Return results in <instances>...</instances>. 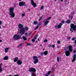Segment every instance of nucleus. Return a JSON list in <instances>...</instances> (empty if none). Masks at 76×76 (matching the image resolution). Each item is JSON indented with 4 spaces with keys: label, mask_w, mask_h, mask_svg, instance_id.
<instances>
[{
    "label": "nucleus",
    "mask_w": 76,
    "mask_h": 76,
    "mask_svg": "<svg viewBox=\"0 0 76 76\" xmlns=\"http://www.w3.org/2000/svg\"><path fill=\"white\" fill-rule=\"evenodd\" d=\"M48 41V40L47 39H45V40H44V42H47Z\"/></svg>",
    "instance_id": "28"
},
{
    "label": "nucleus",
    "mask_w": 76,
    "mask_h": 76,
    "mask_svg": "<svg viewBox=\"0 0 76 76\" xmlns=\"http://www.w3.org/2000/svg\"><path fill=\"white\" fill-rule=\"evenodd\" d=\"M70 31H72V32H73V31L72 30V28H70Z\"/></svg>",
    "instance_id": "40"
},
{
    "label": "nucleus",
    "mask_w": 76,
    "mask_h": 76,
    "mask_svg": "<svg viewBox=\"0 0 76 76\" xmlns=\"http://www.w3.org/2000/svg\"><path fill=\"white\" fill-rule=\"evenodd\" d=\"M61 23H62L63 24V23H64V20H62V21L61 22Z\"/></svg>",
    "instance_id": "38"
},
{
    "label": "nucleus",
    "mask_w": 76,
    "mask_h": 76,
    "mask_svg": "<svg viewBox=\"0 0 76 76\" xmlns=\"http://www.w3.org/2000/svg\"><path fill=\"white\" fill-rule=\"evenodd\" d=\"M32 42H35V39H32Z\"/></svg>",
    "instance_id": "41"
},
{
    "label": "nucleus",
    "mask_w": 76,
    "mask_h": 76,
    "mask_svg": "<svg viewBox=\"0 0 76 76\" xmlns=\"http://www.w3.org/2000/svg\"><path fill=\"white\" fill-rule=\"evenodd\" d=\"M66 54V56H70V51L69 50H67L65 52Z\"/></svg>",
    "instance_id": "11"
},
{
    "label": "nucleus",
    "mask_w": 76,
    "mask_h": 76,
    "mask_svg": "<svg viewBox=\"0 0 76 76\" xmlns=\"http://www.w3.org/2000/svg\"><path fill=\"white\" fill-rule=\"evenodd\" d=\"M35 42H38V41H36Z\"/></svg>",
    "instance_id": "62"
},
{
    "label": "nucleus",
    "mask_w": 76,
    "mask_h": 76,
    "mask_svg": "<svg viewBox=\"0 0 76 76\" xmlns=\"http://www.w3.org/2000/svg\"><path fill=\"white\" fill-rule=\"evenodd\" d=\"M74 59H76V55L75 54H74V57H73Z\"/></svg>",
    "instance_id": "25"
},
{
    "label": "nucleus",
    "mask_w": 76,
    "mask_h": 76,
    "mask_svg": "<svg viewBox=\"0 0 76 76\" xmlns=\"http://www.w3.org/2000/svg\"><path fill=\"white\" fill-rule=\"evenodd\" d=\"M76 50V49H75ZM73 52L74 53H76V50H74L73 51Z\"/></svg>",
    "instance_id": "45"
},
{
    "label": "nucleus",
    "mask_w": 76,
    "mask_h": 76,
    "mask_svg": "<svg viewBox=\"0 0 76 76\" xmlns=\"http://www.w3.org/2000/svg\"><path fill=\"white\" fill-rule=\"evenodd\" d=\"M40 54H41V56H43V55H44V53H43V52H41L40 53Z\"/></svg>",
    "instance_id": "29"
},
{
    "label": "nucleus",
    "mask_w": 76,
    "mask_h": 76,
    "mask_svg": "<svg viewBox=\"0 0 76 76\" xmlns=\"http://www.w3.org/2000/svg\"><path fill=\"white\" fill-rule=\"evenodd\" d=\"M44 20V26H45L48 24V23H49V20Z\"/></svg>",
    "instance_id": "8"
},
{
    "label": "nucleus",
    "mask_w": 76,
    "mask_h": 76,
    "mask_svg": "<svg viewBox=\"0 0 76 76\" xmlns=\"http://www.w3.org/2000/svg\"><path fill=\"white\" fill-rule=\"evenodd\" d=\"M39 27V26H37L36 28L35 29V30H36V29H38V27Z\"/></svg>",
    "instance_id": "34"
},
{
    "label": "nucleus",
    "mask_w": 76,
    "mask_h": 76,
    "mask_svg": "<svg viewBox=\"0 0 76 76\" xmlns=\"http://www.w3.org/2000/svg\"><path fill=\"white\" fill-rule=\"evenodd\" d=\"M65 22L66 23H70L71 22L70 21V20H68L65 21Z\"/></svg>",
    "instance_id": "18"
},
{
    "label": "nucleus",
    "mask_w": 76,
    "mask_h": 76,
    "mask_svg": "<svg viewBox=\"0 0 76 76\" xmlns=\"http://www.w3.org/2000/svg\"><path fill=\"white\" fill-rule=\"evenodd\" d=\"M44 54L45 56H47L48 54V51H46L44 52Z\"/></svg>",
    "instance_id": "20"
},
{
    "label": "nucleus",
    "mask_w": 76,
    "mask_h": 76,
    "mask_svg": "<svg viewBox=\"0 0 76 76\" xmlns=\"http://www.w3.org/2000/svg\"><path fill=\"white\" fill-rule=\"evenodd\" d=\"M75 60H76V59H74V58H73V59L72 61V62L73 63V62H74V61H75Z\"/></svg>",
    "instance_id": "36"
},
{
    "label": "nucleus",
    "mask_w": 76,
    "mask_h": 76,
    "mask_svg": "<svg viewBox=\"0 0 76 76\" xmlns=\"http://www.w3.org/2000/svg\"><path fill=\"white\" fill-rule=\"evenodd\" d=\"M57 61L58 62H59V58L58 57H57Z\"/></svg>",
    "instance_id": "30"
},
{
    "label": "nucleus",
    "mask_w": 76,
    "mask_h": 76,
    "mask_svg": "<svg viewBox=\"0 0 76 76\" xmlns=\"http://www.w3.org/2000/svg\"><path fill=\"white\" fill-rule=\"evenodd\" d=\"M25 29L26 31H27V30H28V28L27 27H26L25 28Z\"/></svg>",
    "instance_id": "33"
},
{
    "label": "nucleus",
    "mask_w": 76,
    "mask_h": 76,
    "mask_svg": "<svg viewBox=\"0 0 76 76\" xmlns=\"http://www.w3.org/2000/svg\"><path fill=\"white\" fill-rule=\"evenodd\" d=\"M75 38H73L72 39V40H73V41L74 40H75Z\"/></svg>",
    "instance_id": "51"
},
{
    "label": "nucleus",
    "mask_w": 76,
    "mask_h": 76,
    "mask_svg": "<svg viewBox=\"0 0 76 76\" xmlns=\"http://www.w3.org/2000/svg\"><path fill=\"white\" fill-rule=\"evenodd\" d=\"M2 65V64H0V72H3V69H2V67L1 66Z\"/></svg>",
    "instance_id": "14"
},
{
    "label": "nucleus",
    "mask_w": 76,
    "mask_h": 76,
    "mask_svg": "<svg viewBox=\"0 0 76 76\" xmlns=\"http://www.w3.org/2000/svg\"><path fill=\"white\" fill-rule=\"evenodd\" d=\"M70 39V37H69V38H68V39Z\"/></svg>",
    "instance_id": "60"
},
{
    "label": "nucleus",
    "mask_w": 76,
    "mask_h": 76,
    "mask_svg": "<svg viewBox=\"0 0 76 76\" xmlns=\"http://www.w3.org/2000/svg\"><path fill=\"white\" fill-rule=\"evenodd\" d=\"M50 76H54V75L52 74Z\"/></svg>",
    "instance_id": "58"
},
{
    "label": "nucleus",
    "mask_w": 76,
    "mask_h": 76,
    "mask_svg": "<svg viewBox=\"0 0 76 76\" xmlns=\"http://www.w3.org/2000/svg\"><path fill=\"white\" fill-rule=\"evenodd\" d=\"M37 37L36 36L34 37V39H37Z\"/></svg>",
    "instance_id": "43"
},
{
    "label": "nucleus",
    "mask_w": 76,
    "mask_h": 76,
    "mask_svg": "<svg viewBox=\"0 0 76 76\" xmlns=\"http://www.w3.org/2000/svg\"><path fill=\"white\" fill-rule=\"evenodd\" d=\"M18 57H16L14 58V62H16L17 61H18Z\"/></svg>",
    "instance_id": "16"
},
{
    "label": "nucleus",
    "mask_w": 76,
    "mask_h": 76,
    "mask_svg": "<svg viewBox=\"0 0 76 76\" xmlns=\"http://www.w3.org/2000/svg\"><path fill=\"white\" fill-rule=\"evenodd\" d=\"M33 60H34V64H37L38 63V57L37 56H34L33 57Z\"/></svg>",
    "instance_id": "5"
},
{
    "label": "nucleus",
    "mask_w": 76,
    "mask_h": 76,
    "mask_svg": "<svg viewBox=\"0 0 76 76\" xmlns=\"http://www.w3.org/2000/svg\"><path fill=\"white\" fill-rule=\"evenodd\" d=\"M17 64L18 65H20V64H22V61L20 60H18L17 61Z\"/></svg>",
    "instance_id": "12"
},
{
    "label": "nucleus",
    "mask_w": 76,
    "mask_h": 76,
    "mask_svg": "<svg viewBox=\"0 0 76 76\" xmlns=\"http://www.w3.org/2000/svg\"><path fill=\"white\" fill-rule=\"evenodd\" d=\"M46 76H48V74H46Z\"/></svg>",
    "instance_id": "59"
},
{
    "label": "nucleus",
    "mask_w": 76,
    "mask_h": 76,
    "mask_svg": "<svg viewBox=\"0 0 76 76\" xmlns=\"http://www.w3.org/2000/svg\"><path fill=\"white\" fill-rule=\"evenodd\" d=\"M23 26V25L21 24H19L18 25V27L19 29H21V28H22Z\"/></svg>",
    "instance_id": "13"
},
{
    "label": "nucleus",
    "mask_w": 76,
    "mask_h": 76,
    "mask_svg": "<svg viewBox=\"0 0 76 76\" xmlns=\"http://www.w3.org/2000/svg\"><path fill=\"white\" fill-rule=\"evenodd\" d=\"M55 0V1H57V0ZM64 0H61V1H63Z\"/></svg>",
    "instance_id": "50"
},
{
    "label": "nucleus",
    "mask_w": 76,
    "mask_h": 76,
    "mask_svg": "<svg viewBox=\"0 0 76 76\" xmlns=\"http://www.w3.org/2000/svg\"><path fill=\"white\" fill-rule=\"evenodd\" d=\"M51 47H52V48H55V45H52Z\"/></svg>",
    "instance_id": "31"
},
{
    "label": "nucleus",
    "mask_w": 76,
    "mask_h": 76,
    "mask_svg": "<svg viewBox=\"0 0 76 76\" xmlns=\"http://www.w3.org/2000/svg\"><path fill=\"white\" fill-rule=\"evenodd\" d=\"M51 46H52L51 45H48V47H51Z\"/></svg>",
    "instance_id": "49"
},
{
    "label": "nucleus",
    "mask_w": 76,
    "mask_h": 76,
    "mask_svg": "<svg viewBox=\"0 0 76 76\" xmlns=\"http://www.w3.org/2000/svg\"><path fill=\"white\" fill-rule=\"evenodd\" d=\"M38 35H36L35 37H38Z\"/></svg>",
    "instance_id": "61"
},
{
    "label": "nucleus",
    "mask_w": 76,
    "mask_h": 76,
    "mask_svg": "<svg viewBox=\"0 0 76 76\" xmlns=\"http://www.w3.org/2000/svg\"><path fill=\"white\" fill-rule=\"evenodd\" d=\"M42 16H41L40 18L39 19V21H40V20H41V19H42Z\"/></svg>",
    "instance_id": "32"
},
{
    "label": "nucleus",
    "mask_w": 76,
    "mask_h": 76,
    "mask_svg": "<svg viewBox=\"0 0 76 76\" xmlns=\"http://www.w3.org/2000/svg\"><path fill=\"white\" fill-rule=\"evenodd\" d=\"M51 71H50L49 72L47 73V75H50V74H51Z\"/></svg>",
    "instance_id": "24"
},
{
    "label": "nucleus",
    "mask_w": 76,
    "mask_h": 76,
    "mask_svg": "<svg viewBox=\"0 0 76 76\" xmlns=\"http://www.w3.org/2000/svg\"><path fill=\"white\" fill-rule=\"evenodd\" d=\"M51 17H49L45 19V20H50L51 19Z\"/></svg>",
    "instance_id": "23"
},
{
    "label": "nucleus",
    "mask_w": 76,
    "mask_h": 76,
    "mask_svg": "<svg viewBox=\"0 0 76 76\" xmlns=\"http://www.w3.org/2000/svg\"><path fill=\"white\" fill-rule=\"evenodd\" d=\"M52 70L53 72H54V71H55V70L54 69V68H52Z\"/></svg>",
    "instance_id": "35"
},
{
    "label": "nucleus",
    "mask_w": 76,
    "mask_h": 76,
    "mask_svg": "<svg viewBox=\"0 0 76 76\" xmlns=\"http://www.w3.org/2000/svg\"><path fill=\"white\" fill-rule=\"evenodd\" d=\"M20 33L21 35L24 34V33H25V30L24 28H21L20 31Z\"/></svg>",
    "instance_id": "7"
},
{
    "label": "nucleus",
    "mask_w": 76,
    "mask_h": 76,
    "mask_svg": "<svg viewBox=\"0 0 76 76\" xmlns=\"http://www.w3.org/2000/svg\"><path fill=\"white\" fill-rule=\"evenodd\" d=\"M26 37H27L26 36L25 37L24 36H23V38L24 41H26V40H27V39L26 38Z\"/></svg>",
    "instance_id": "17"
},
{
    "label": "nucleus",
    "mask_w": 76,
    "mask_h": 76,
    "mask_svg": "<svg viewBox=\"0 0 76 76\" xmlns=\"http://www.w3.org/2000/svg\"><path fill=\"white\" fill-rule=\"evenodd\" d=\"M57 42V43L58 44H60V41H59V40H58Z\"/></svg>",
    "instance_id": "39"
},
{
    "label": "nucleus",
    "mask_w": 76,
    "mask_h": 76,
    "mask_svg": "<svg viewBox=\"0 0 76 76\" xmlns=\"http://www.w3.org/2000/svg\"><path fill=\"white\" fill-rule=\"evenodd\" d=\"M41 25V22H40V23H39L38 24V25L39 26H40V25Z\"/></svg>",
    "instance_id": "37"
},
{
    "label": "nucleus",
    "mask_w": 76,
    "mask_h": 76,
    "mask_svg": "<svg viewBox=\"0 0 76 76\" xmlns=\"http://www.w3.org/2000/svg\"><path fill=\"white\" fill-rule=\"evenodd\" d=\"M59 25L61 26V25H63V24L62 23H60Z\"/></svg>",
    "instance_id": "44"
},
{
    "label": "nucleus",
    "mask_w": 76,
    "mask_h": 76,
    "mask_svg": "<svg viewBox=\"0 0 76 76\" xmlns=\"http://www.w3.org/2000/svg\"><path fill=\"white\" fill-rule=\"evenodd\" d=\"M44 9V6H42L40 8V10H42Z\"/></svg>",
    "instance_id": "27"
},
{
    "label": "nucleus",
    "mask_w": 76,
    "mask_h": 76,
    "mask_svg": "<svg viewBox=\"0 0 76 76\" xmlns=\"http://www.w3.org/2000/svg\"><path fill=\"white\" fill-rule=\"evenodd\" d=\"M19 5L20 6H25V2H20L19 3Z\"/></svg>",
    "instance_id": "9"
},
{
    "label": "nucleus",
    "mask_w": 76,
    "mask_h": 76,
    "mask_svg": "<svg viewBox=\"0 0 76 76\" xmlns=\"http://www.w3.org/2000/svg\"><path fill=\"white\" fill-rule=\"evenodd\" d=\"M2 42V40H0V43L1 42Z\"/></svg>",
    "instance_id": "57"
},
{
    "label": "nucleus",
    "mask_w": 76,
    "mask_h": 76,
    "mask_svg": "<svg viewBox=\"0 0 76 76\" xmlns=\"http://www.w3.org/2000/svg\"><path fill=\"white\" fill-rule=\"evenodd\" d=\"M2 24V22L1 21H0V25H1Z\"/></svg>",
    "instance_id": "42"
},
{
    "label": "nucleus",
    "mask_w": 76,
    "mask_h": 76,
    "mask_svg": "<svg viewBox=\"0 0 76 76\" xmlns=\"http://www.w3.org/2000/svg\"><path fill=\"white\" fill-rule=\"evenodd\" d=\"M61 26L59 25L58 26V28H61Z\"/></svg>",
    "instance_id": "26"
},
{
    "label": "nucleus",
    "mask_w": 76,
    "mask_h": 76,
    "mask_svg": "<svg viewBox=\"0 0 76 76\" xmlns=\"http://www.w3.org/2000/svg\"><path fill=\"white\" fill-rule=\"evenodd\" d=\"M30 72H31V76H36L35 72H36V69L34 68H31L29 70Z\"/></svg>",
    "instance_id": "1"
},
{
    "label": "nucleus",
    "mask_w": 76,
    "mask_h": 76,
    "mask_svg": "<svg viewBox=\"0 0 76 76\" xmlns=\"http://www.w3.org/2000/svg\"><path fill=\"white\" fill-rule=\"evenodd\" d=\"M38 41H39V39H38Z\"/></svg>",
    "instance_id": "64"
},
{
    "label": "nucleus",
    "mask_w": 76,
    "mask_h": 76,
    "mask_svg": "<svg viewBox=\"0 0 76 76\" xmlns=\"http://www.w3.org/2000/svg\"><path fill=\"white\" fill-rule=\"evenodd\" d=\"M25 16V14L23 13L22 14V16Z\"/></svg>",
    "instance_id": "46"
},
{
    "label": "nucleus",
    "mask_w": 76,
    "mask_h": 76,
    "mask_svg": "<svg viewBox=\"0 0 76 76\" xmlns=\"http://www.w3.org/2000/svg\"><path fill=\"white\" fill-rule=\"evenodd\" d=\"M10 13L9 15L11 16L12 18L15 17V13L13 12L14 11V8L13 7L10 8L9 9Z\"/></svg>",
    "instance_id": "2"
},
{
    "label": "nucleus",
    "mask_w": 76,
    "mask_h": 76,
    "mask_svg": "<svg viewBox=\"0 0 76 76\" xmlns=\"http://www.w3.org/2000/svg\"><path fill=\"white\" fill-rule=\"evenodd\" d=\"M68 48H69V51L70 52H72L73 51V49H72V46L71 45L69 46L68 47H66V48H64V50L65 51H66Z\"/></svg>",
    "instance_id": "4"
},
{
    "label": "nucleus",
    "mask_w": 76,
    "mask_h": 76,
    "mask_svg": "<svg viewBox=\"0 0 76 76\" xmlns=\"http://www.w3.org/2000/svg\"><path fill=\"white\" fill-rule=\"evenodd\" d=\"M21 38V37L19 36V35H17V34L14 35L13 37V38L15 41L18 40Z\"/></svg>",
    "instance_id": "3"
},
{
    "label": "nucleus",
    "mask_w": 76,
    "mask_h": 76,
    "mask_svg": "<svg viewBox=\"0 0 76 76\" xmlns=\"http://www.w3.org/2000/svg\"><path fill=\"white\" fill-rule=\"evenodd\" d=\"M31 4L32 5V6H34V7H36L37 6V4L35 2H34V1L31 0Z\"/></svg>",
    "instance_id": "10"
},
{
    "label": "nucleus",
    "mask_w": 76,
    "mask_h": 76,
    "mask_svg": "<svg viewBox=\"0 0 76 76\" xmlns=\"http://www.w3.org/2000/svg\"><path fill=\"white\" fill-rule=\"evenodd\" d=\"M14 76H19L18 75H14Z\"/></svg>",
    "instance_id": "53"
},
{
    "label": "nucleus",
    "mask_w": 76,
    "mask_h": 76,
    "mask_svg": "<svg viewBox=\"0 0 76 76\" xmlns=\"http://www.w3.org/2000/svg\"><path fill=\"white\" fill-rule=\"evenodd\" d=\"M75 45H76V40H75Z\"/></svg>",
    "instance_id": "54"
},
{
    "label": "nucleus",
    "mask_w": 76,
    "mask_h": 76,
    "mask_svg": "<svg viewBox=\"0 0 76 76\" xmlns=\"http://www.w3.org/2000/svg\"><path fill=\"white\" fill-rule=\"evenodd\" d=\"M40 47H42V45H41V44L40 45Z\"/></svg>",
    "instance_id": "63"
},
{
    "label": "nucleus",
    "mask_w": 76,
    "mask_h": 76,
    "mask_svg": "<svg viewBox=\"0 0 76 76\" xmlns=\"http://www.w3.org/2000/svg\"><path fill=\"white\" fill-rule=\"evenodd\" d=\"M27 45H30V44L28 43L27 44Z\"/></svg>",
    "instance_id": "52"
},
{
    "label": "nucleus",
    "mask_w": 76,
    "mask_h": 76,
    "mask_svg": "<svg viewBox=\"0 0 76 76\" xmlns=\"http://www.w3.org/2000/svg\"><path fill=\"white\" fill-rule=\"evenodd\" d=\"M27 35H28V33H26L25 34V35H26V36H27Z\"/></svg>",
    "instance_id": "48"
},
{
    "label": "nucleus",
    "mask_w": 76,
    "mask_h": 76,
    "mask_svg": "<svg viewBox=\"0 0 76 76\" xmlns=\"http://www.w3.org/2000/svg\"><path fill=\"white\" fill-rule=\"evenodd\" d=\"M38 24V22L37 21H34V25H37Z\"/></svg>",
    "instance_id": "21"
},
{
    "label": "nucleus",
    "mask_w": 76,
    "mask_h": 76,
    "mask_svg": "<svg viewBox=\"0 0 76 76\" xmlns=\"http://www.w3.org/2000/svg\"><path fill=\"white\" fill-rule=\"evenodd\" d=\"M70 27L73 31H76V26H75L73 24H71Z\"/></svg>",
    "instance_id": "6"
},
{
    "label": "nucleus",
    "mask_w": 76,
    "mask_h": 76,
    "mask_svg": "<svg viewBox=\"0 0 76 76\" xmlns=\"http://www.w3.org/2000/svg\"><path fill=\"white\" fill-rule=\"evenodd\" d=\"M9 48H7L5 49V52L6 53H7L8 51V50H9Z\"/></svg>",
    "instance_id": "15"
},
{
    "label": "nucleus",
    "mask_w": 76,
    "mask_h": 76,
    "mask_svg": "<svg viewBox=\"0 0 76 76\" xmlns=\"http://www.w3.org/2000/svg\"><path fill=\"white\" fill-rule=\"evenodd\" d=\"M73 17H72L71 18V20H72V19H73Z\"/></svg>",
    "instance_id": "56"
},
{
    "label": "nucleus",
    "mask_w": 76,
    "mask_h": 76,
    "mask_svg": "<svg viewBox=\"0 0 76 76\" xmlns=\"http://www.w3.org/2000/svg\"><path fill=\"white\" fill-rule=\"evenodd\" d=\"M4 60H8V57L7 56H6L4 58Z\"/></svg>",
    "instance_id": "19"
},
{
    "label": "nucleus",
    "mask_w": 76,
    "mask_h": 76,
    "mask_svg": "<svg viewBox=\"0 0 76 76\" xmlns=\"http://www.w3.org/2000/svg\"><path fill=\"white\" fill-rule=\"evenodd\" d=\"M31 32H30V33L29 34H28V35H31Z\"/></svg>",
    "instance_id": "55"
},
{
    "label": "nucleus",
    "mask_w": 76,
    "mask_h": 76,
    "mask_svg": "<svg viewBox=\"0 0 76 76\" xmlns=\"http://www.w3.org/2000/svg\"><path fill=\"white\" fill-rule=\"evenodd\" d=\"M22 45V43H20L19 45L18 46V48H20Z\"/></svg>",
    "instance_id": "22"
},
{
    "label": "nucleus",
    "mask_w": 76,
    "mask_h": 76,
    "mask_svg": "<svg viewBox=\"0 0 76 76\" xmlns=\"http://www.w3.org/2000/svg\"><path fill=\"white\" fill-rule=\"evenodd\" d=\"M55 28H57L58 27V26H57V25H55Z\"/></svg>",
    "instance_id": "47"
}]
</instances>
